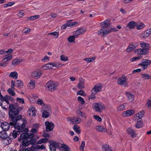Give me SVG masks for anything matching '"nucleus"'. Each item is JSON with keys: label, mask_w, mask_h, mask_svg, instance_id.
Segmentation results:
<instances>
[{"label": "nucleus", "mask_w": 151, "mask_h": 151, "mask_svg": "<svg viewBox=\"0 0 151 151\" xmlns=\"http://www.w3.org/2000/svg\"><path fill=\"white\" fill-rule=\"evenodd\" d=\"M66 120L70 124H73V116L68 117Z\"/></svg>", "instance_id": "nucleus-47"}, {"label": "nucleus", "mask_w": 151, "mask_h": 151, "mask_svg": "<svg viewBox=\"0 0 151 151\" xmlns=\"http://www.w3.org/2000/svg\"><path fill=\"white\" fill-rule=\"evenodd\" d=\"M117 30L115 28L111 27V29H105L104 28L100 29L97 32V33L99 35H100L103 37L106 35L110 33L112 31H116Z\"/></svg>", "instance_id": "nucleus-6"}, {"label": "nucleus", "mask_w": 151, "mask_h": 151, "mask_svg": "<svg viewBox=\"0 0 151 151\" xmlns=\"http://www.w3.org/2000/svg\"><path fill=\"white\" fill-rule=\"evenodd\" d=\"M102 151H112L111 147L108 145H104L102 146Z\"/></svg>", "instance_id": "nucleus-34"}, {"label": "nucleus", "mask_w": 151, "mask_h": 151, "mask_svg": "<svg viewBox=\"0 0 151 151\" xmlns=\"http://www.w3.org/2000/svg\"><path fill=\"white\" fill-rule=\"evenodd\" d=\"M37 111L36 109L32 106H30L27 111V115L30 117L35 116Z\"/></svg>", "instance_id": "nucleus-10"}, {"label": "nucleus", "mask_w": 151, "mask_h": 151, "mask_svg": "<svg viewBox=\"0 0 151 151\" xmlns=\"http://www.w3.org/2000/svg\"><path fill=\"white\" fill-rule=\"evenodd\" d=\"M126 96L128 100L130 102L133 101L134 98V95L130 92H127L126 93Z\"/></svg>", "instance_id": "nucleus-27"}, {"label": "nucleus", "mask_w": 151, "mask_h": 151, "mask_svg": "<svg viewBox=\"0 0 151 151\" xmlns=\"http://www.w3.org/2000/svg\"><path fill=\"white\" fill-rule=\"evenodd\" d=\"M137 28L138 29H140L144 28L145 25L142 23H140L139 24H137L136 25Z\"/></svg>", "instance_id": "nucleus-46"}, {"label": "nucleus", "mask_w": 151, "mask_h": 151, "mask_svg": "<svg viewBox=\"0 0 151 151\" xmlns=\"http://www.w3.org/2000/svg\"><path fill=\"white\" fill-rule=\"evenodd\" d=\"M22 60L21 59L16 58L13 61L12 64L13 65H16L22 62Z\"/></svg>", "instance_id": "nucleus-37"}, {"label": "nucleus", "mask_w": 151, "mask_h": 151, "mask_svg": "<svg viewBox=\"0 0 151 151\" xmlns=\"http://www.w3.org/2000/svg\"><path fill=\"white\" fill-rule=\"evenodd\" d=\"M11 96L7 95L3 97L2 95L0 94V101L1 103L3 101H5L8 104H9V101L11 100Z\"/></svg>", "instance_id": "nucleus-17"}, {"label": "nucleus", "mask_w": 151, "mask_h": 151, "mask_svg": "<svg viewBox=\"0 0 151 151\" xmlns=\"http://www.w3.org/2000/svg\"><path fill=\"white\" fill-rule=\"evenodd\" d=\"M14 4V2H11L8 3L7 4H5L4 5V7L5 8H7L8 7H10L12 6Z\"/></svg>", "instance_id": "nucleus-54"}, {"label": "nucleus", "mask_w": 151, "mask_h": 151, "mask_svg": "<svg viewBox=\"0 0 151 151\" xmlns=\"http://www.w3.org/2000/svg\"><path fill=\"white\" fill-rule=\"evenodd\" d=\"M50 66L51 67V69L53 68L54 67H55L57 68H59L61 67L63 65H64L65 64H61L60 63L58 62H53L50 63H49Z\"/></svg>", "instance_id": "nucleus-21"}, {"label": "nucleus", "mask_w": 151, "mask_h": 151, "mask_svg": "<svg viewBox=\"0 0 151 151\" xmlns=\"http://www.w3.org/2000/svg\"><path fill=\"white\" fill-rule=\"evenodd\" d=\"M78 102L82 104H83L85 103V101L84 99L81 96H78Z\"/></svg>", "instance_id": "nucleus-57"}, {"label": "nucleus", "mask_w": 151, "mask_h": 151, "mask_svg": "<svg viewBox=\"0 0 151 151\" xmlns=\"http://www.w3.org/2000/svg\"><path fill=\"white\" fill-rule=\"evenodd\" d=\"M50 58L47 55L45 56L42 59L41 61L43 62H46L49 61Z\"/></svg>", "instance_id": "nucleus-64"}, {"label": "nucleus", "mask_w": 151, "mask_h": 151, "mask_svg": "<svg viewBox=\"0 0 151 151\" xmlns=\"http://www.w3.org/2000/svg\"><path fill=\"white\" fill-rule=\"evenodd\" d=\"M23 147L27 146L29 145V141H27L26 140H24L22 142Z\"/></svg>", "instance_id": "nucleus-60"}, {"label": "nucleus", "mask_w": 151, "mask_h": 151, "mask_svg": "<svg viewBox=\"0 0 151 151\" xmlns=\"http://www.w3.org/2000/svg\"><path fill=\"white\" fill-rule=\"evenodd\" d=\"M102 84L101 83H98L96 84L94 87L92 89L91 91L93 93H97L102 88Z\"/></svg>", "instance_id": "nucleus-14"}, {"label": "nucleus", "mask_w": 151, "mask_h": 151, "mask_svg": "<svg viewBox=\"0 0 151 151\" xmlns=\"http://www.w3.org/2000/svg\"><path fill=\"white\" fill-rule=\"evenodd\" d=\"M141 78L143 79H151V76L147 73H143L141 74Z\"/></svg>", "instance_id": "nucleus-32"}, {"label": "nucleus", "mask_w": 151, "mask_h": 151, "mask_svg": "<svg viewBox=\"0 0 151 151\" xmlns=\"http://www.w3.org/2000/svg\"><path fill=\"white\" fill-rule=\"evenodd\" d=\"M58 86L57 82L53 81H48L45 84V86L50 91H53L55 90Z\"/></svg>", "instance_id": "nucleus-5"}, {"label": "nucleus", "mask_w": 151, "mask_h": 151, "mask_svg": "<svg viewBox=\"0 0 151 151\" xmlns=\"http://www.w3.org/2000/svg\"><path fill=\"white\" fill-rule=\"evenodd\" d=\"M42 116L43 118H47L50 116L52 114L51 108L50 107H45L42 108Z\"/></svg>", "instance_id": "nucleus-7"}, {"label": "nucleus", "mask_w": 151, "mask_h": 151, "mask_svg": "<svg viewBox=\"0 0 151 151\" xmlns=\"http://www.w3.org/2000/svg\"><path fill=\"white\" fill-rule=\"evenodd\" d=\"M138 44L137 43L135 45L134 44H130L129 45L128 47L126 50V51L128 52H129L132 51L133 50L136 48L138 46Z\"/></svg>", "instance_id": "nucleus-25"}, {"label": "nucleus", "mask_w": 151, "mask_h": 151, "mask_svg": "<svg viewBox=\"0 0 151 151\" xmlns=\"http://www.w3.org/2000/svg\"><path fill=\"white\" fill-rule=\"evenodd\" d=\"M16 86L18 87L21 88L24 85L23 82L20 80H18L16 81L15 83Z\"/></svg>", "instance_id": "nucleus-39"}, {"label": "nucleus", "mask_w": 151, "mask_h": 151, "mask_svg": "<svg viewBox=\"0 0 151 151\" xmlns=\"http://www.w3.org/2000/svg\"><path fill=\"white\" fill-rule=\"evenodd\" d=\"M17 131L15 130H14L13 131L12 133L10 134V136H12L14 139H15L17 138Z\"/></svg>", "instance_id": "nucleus-56"}, {"label": "nucleus", "mask_w": 151, "mask_h": 151, "mask_svg": "<svg viewBox=\"0 0 151 151\" xmlns=\"http://www.w3.org/2000/svg\"><path fill=\"white\" fill-rule=\"evenodd\" d=\"M142 58V57L141 56H139L136 57H134L131 59L130 60V62H133L135 61H137L139 59Z\"/></svg>", "instance_id": "nucleus-59"}, {"label": "nucleus", "mask_w": 151, "mask_h": 151, "mask_svg": "<svg viewBox=\"0 0 151 151\" xmlns=\"http://www.w3.org/2000/svg\"><path fill=\"white\" fill-rule=\"evenodd\" d=\"M75 37L74 35H71L68 37V40L69 42H72L75 41Z\"/></svg>", "instance_id": "nucleus-55"}, {"label": "nucleus", "mask_w": 151, "mask_h": 151, "mask_svg": "<svg viewBox=\"0 0 151 151\" xmlns=\"http://www.w3.org/2000/svg\"><path fill=\"white\" fill-rule=\"evenodd\" d=\"M10 125V124H9L8 122H4L1 124V127L4 131H7L9 129Z\"/></svg>", "instance_id": "nucleus-24"}, {"label": "nucleus", "mask_w": 151, "mask_h": 151, "mask_svg": "<svg viewBox=\"0 0 151 151\" xmlns=\"http://www.w3.org/2000/svg\"><path fill=\"white\" fill-rule=\"evenodd\" d=\"M84 82V80L82 78L79 79V83L77 86V87L79 89H82L84 88L83 86Z\"/></svg>", "instance_id": "nucleus-31"}, {"label": "nucleus", "mask_w": 151, "mask_h": 151, "mask_svg": "<svg viewBox=\"0 0 151 151\" xmlns=\"http://www.w3.org/2000/svg\"><path fill=\"white\" fill-rule=\"evenodd\" d=\"M40 16L39 15H35L27 18L28 20H33L35 19H38L39 18Z\"/></svg>", "instance_id": "nucleus-51"}, {"label": "nucleus", "mask_w": 151, "mask_h": 151, "mask_svg": "<svg viewBox=\"0 0 151 151\" xmlns=\"http://www.w3.org/2000/svg\"><path fill=\"white\" fill-rule=\"evenodd\" d=\"M27 133H22L20 136V138L19 139V140H21L22 139H27Z\"/></svg>", "instance_id": "nucleus-49"}, {"label": "nucleus", "mask_w": 151, "mask_h": 151, "mask_svg": "<svg viewBox=\"0 0 151 151\" xmlns=\"http://www.w3.org/2000/svg\"><path fill=\"white\" fill-rule=\"evenodd\" d=\"M49 35H53L55 37V38H57L59 36V33L56 32H54L49 33Z\"/></svg>", "instance_id": "nucleus-58"}, {"label": "nucleus", "mask_w": 151, "mask_h": 151, "mask_svg": "<svg viewBox=\"0 0 151 151\" xmlns=\"http://www.w3.org/2000/svg\"><path fill=\"white\" fill-rule=\"evenodd\" d=\"M144 111H141L138 113L136 114L134 116H136L137 118H138L139 119H141L144 116Z\"/></svg>", "instance_id": "nucleus-40"}, {"label": "nucleus", "mask_w": 151, "mask_h": 151, "mask_svg": "<svg viewBox=\"0 0 151 151\" xmlns=\"http://www.w3.org/2000/svg\"><path fill=\"white\" fill-rule=\"evenodd\" d=\"M42 68L44 70H50L51 69V67L50 66L49 63L45 64L42 67Z\"/></svg>", "instance_id": "nucleus-53"}, {"label": "nucleus", "mask_w": 151, "mask_h": 151, "mask_svg": "<svg viewBox=\"0 0 151 151\" xmlns=\"http://www.w3.org/2000/svg\"><path fill=\"white\" fill-rule=\"evenodd\" d=\"M45 125L47 132H50L52 131L54 128V125L52 122L47 121L45 122Z\"/></svg>", "instance_id": "nucleus-19"}, {"label": "nucleus", "mask_w": 151, "mask_h": 151, "mask_svg": "<svg viewBox=\"0 0 151 151\" xmlns=\"http://www.w3.org/2000/svg\"><path fill=\"white\" fill-rule=\"evenodd\" d=\"M9 76L10 77L16 79L18 77V74L16 72L14 71L10 73Z\"/></svg>", "instance_id": "nucleus-41"}, {"label": "nucleus", "mask_w": 151, "mask_h": 151, "mask_svg": "<svg viewBox=\"0 0 151 151\" xmlns=\"http://www.w3.org/2000/svg\"><path fill=\"white\" fill-rule=\"evenodd\" d=\"M146 106L149 109H151V100L148 99L146 103Z\"/></svg>", "instance_id": "nucleus-62"}, {"label": "nucleus", "mask_w": 151, "mask_h": 151, "mask_svg": "<svg viewBox=\"0 0 151 151\" xmlns=\"http://www.w3.org/2000/svg\"><path fill=\"white\" fill-rule=\"evenodd\" d=\"M95 59V57H90L88 58H86L84 59V60L86 61L87 63H89L93 62Z\"/></svg>", "instance_id": "nucleus-50"}, {"label": "nucleus", "mask_w": 151, "mask_h": 151, "mask_svg": "<svg viewBox=\"0 0 151 151\" xmlns=\"http://www.w3.org/2000/svg\"><path fill=\"white\" fill-rule=\"evenodd\" d=\"M60 60L61 61H66L68 60V57L65 55H62L60 56Z\"/></svg>", "instance_id": "nucleus-48"}, {"label": "nucleus", "mask_w": 151, "mask_h": 151, "mask_svg": "<svg viewBox=\"0 0 151 151\" xmlns=\"http://www.w3.org/2000/svg\"><path fill=\"white\" fill-rule=\"evenodd\" d=\"M92 108L96 112L101 113L105 109L106 106L101 103H95L93 104Z\"/></svg>", "instance_id": "nucleus-4"}, {"label": "nucleus", "mask_w": 151, "mask_h": 151, "mask_svg": "<svg viewBox=\"0 0 151 151\" xmlns=\"http://www.w3.org/2000/svg\"><path fill=\"white\" fill-rule=\"evenodd\" d=\"M21 122H22V124L20 126H19L18 124H17V126L16 127H14L16 129H17L18 131L19 132H22L24 130V128L25 127V124L26 123V120L25 119H23L20 120Z\"/></svg>", "instance_id": "nucleus-11"}, {"label": "nucleus", "mask_w": 151, "mask_h": 151, "mask_svg": "<svg viewBox=\"0 0 151 151\" xmlns=\"http://www.w3.org/2000/svg\"><path fill=\"white\" fill-rule=\"evenodd\" d=\"M135 113L134 110L133 109L128 110L123 112L122 114V116L126 117L131 116L133 115Z\"/></svg>", "instance_id": "nucleus-15"}, {"label": "nucleus", "mask_w": 151, "mask_h": 151, "mask_svg": "<svg viewBox=\"0 0 151 151\" xmlns=\"http://www.w3.org/2000/svg\"><path fill=\"white\" fill-rule=\"evenodd\" d=\"M62 149V151H70L68 146L64 144H62L61 145Z\"/></svg>", "instance_id": "nucleus-38"}, {"label": "nucleus", "mask_w": 151, "mask_h": 151, "mask_svg": "<svg viewBox=\"0 0 151 151\" xmlns=\"http://www.w3.org/2000/svg\"><path fill=\"white\" fill-rule=\"evenodd\" d=\"M137 25V23L131 21L129 22L127 24L126 29L128 30L130 29H133Z\"/></svg>", "instance_id": "nucleus-23"}, {"label": "nucleus", "mask_w": 151, "mask_h": 151, "mask_svg": "<svg viewBox=\"0 0 151 151\" xmlns=\"http://www.w3.org/2000/svg\"><path fill=\"white\" fill-rule=\"evenodd\" d=\"M140 46L142 49L147 53L150 49V45L149 44L145 42H141L140 43Z\"/></svg>", "instance_id": "nucleus-18"}, {"label": "nucleus", "mask_w": 151, "mask_h": 151, "mask_svg": "<svg viewBox=\"0 0 151 151\" xmlns=\"http://www.w3.org/2000/svg\"><path fill=\"white\" fill-rule=\"evenodd\" d=\"M9 119L12 122H10V124L11 126L16 127L17 125V121L20 120L22 118L21 116H17L19 113L18 111L15 108L13 104H10L9 107Z\"/></svg>", "instance_id": "nucleus-1"}, {"label": "nucleus", "mask_w": 151, "mask_h": 151, "mask_svg": "<svg viewBox=\"0 0 151 151\" xmlns=\"http://www.w3.org/2000/svg\"><path fill=\"white\" fill-rule=\"evenodd\" d=\"M13 49H10L4 52V55L5 57L3 59L0 63L1 66L5 67L7 65V62L10 61L12 58V56L11 54L13 52Z\"/></svg>", "instance_id": "nucleus-2"}, {"label": "nucleus", "mask_w": 151, "mask_h": 151, "mask_svg": "<svg viewBox=\"0 0 151 151\" xmlns=\"http://www.w3.org/2000/svg\"><path fill=\"white\" fill-rule=\"evenodd\" d=\"M110 19H107L101 23V26L102 27H109L110 25Z\"/></svg>", "instance_id": "nucleus-29"}, {"label": "nucleus", "mask_w": 151, "mask_h": 151, "mask_svg": "<svg viewBox=\"0 0 151 151\" xmlns=\"http://www.w3.org/2000/svg\"><path fill=\"white\" fill-rule=\"evenodd\" d=\"M86 31L85 28H81L78 29L73 32V35L75 36H77L82 34L85 33Z\"/></svg>", "instance_id": "nucleus-22"}, {"label": "nucleus", "mask_w": 151, "mask_h": 151, "mask_svg": "<svg viewBox=\"0 0 151 151\" xmlns=\"http://www.w3.org/2000/svg\"><path fill=\"white\" fill-rule=\"evenodd\" d=\"M77 23L76 22L71 23L70 22H68L66 23L63 24L61 27L62 29H65L66 28L70 29L71 27L75 25Z\"/></svg>", "instance_id": "nucleus-20"}, {"label": "nucleus", "mask_w": 151, "mask_h": 151, "mask_svg": "<svg viewBox=\"0 0 151 151\" xmlns=\"http://www.w3.org/2000/svg\"><path fill=\"white\" fill-rule=\"evenodd\" d=\"M151 64V60L148 59H143L139 63V65L143 70L146 69Z\"/></svg>", "instance_id": "nucleus-8"}, {"label": "nucleus", "mask_w": 151, "mask_h": 151, "mask_svg": "<svg viewBox=\"0 0 151 151\" xmlns=\"http://www.w3.org/2000/svg\"><path fill=\"white\" fill-rule=\"evenodd\" d=\"M150 34H151V29H147L142 33L140 35V37L145 38L148 37Z\"/></svg>", "instance_id": "nucleus-28"}, {"label": "nucleus", "mask_w": 151, "mask_h": 151, "mask_svg": "<svg viewBox=\"0 0 151 151\" xmlns=\"http://www.w3.org/2000/svg\"><path fill=\"white\" fill-rule=\"evenodd\" d=\"M50 149L51 151H56V149L59 147L60 144L58 142L52 141L49 142Z\"/></svg>", "instance_id": "nucleus-12"}, {"label": "nucleus", "mask_w": 151, "mask_h": 151, "mask_svg": "<svg viewBox=\"0 0 151 151\" xmlns=\"http://www.w3.org/2000/svg\"><path fill=\"white\" fill-rule=\"evenodd\" d=\"M134 52L135 53L138 55H145L147 54L142 48H140L136 49Z\"/></svg>", "instance_id": "nucleus-26"}, {"label": "nucleus", "mask_w": 151, "mask_h": 151, "mask_svg": "<svg viewBox=\"0 0 151 151\" xmlns=\"http://www.w3.org/2000/svg\"><path fill=\"white\" fill-rule=\"evenodd\" d=\"M27 87L30 89H33L35 87V82L32 80H31L27 85Z\"/></svg>", "instance_id": "nucleus-30"}, {"label": "nucleus", "mask_w": 151, "mask_h": 151, "mask_svg": "<svg viewBox=\"0 0 151 151\" xmlns=\"http://www.w3.org/2000/svg\"><path fill=\"white\" fill-rule=\"evenodd\" d=\"M39 125L38 124H35L34 126V127L35 128H32L31 130V132L32 133H33L35 134L37 133L38 131V127Z\"/></svg>", "instance_id": "nucleus-42"}, {"label": "nucleus", "mask_w": 151, "mask_h": 151, "mask_svg": "<svg viewBox=\"0 0 151 151\" xmlns=\"http://www.w3.org/2000/svg\"><path fill=\"white\" fill-rule=\"evenodd\" d=\"M42 74V72L39 70H37L32 73L31 76L35 79H37L41 76Z\"/></svg>", "instance_id": "nucleus-16"}, {"label": "nucleus", "mask_w": 151, "mask_h": 151, "mask_svg": "<svg viewBox=\"0 0 151 151\" xmlns=\"http://www.w3.org/2000/svg\"><path fill=\"white\" fill-rule=\"evenodd\" d=\"M92 121L91 119L88 120L86 122L85 126L87 127H90L92 124Z\"/></svg>", "instance_id": "nucleus-63"}, {"label": "nucleus", "mask_w": 151, "mask_h": 151, "mask_svg": "<svg viewBox=\"0 0 151 151\" xmlns=\"http://www.w3.org/2000/svg\"><path fill=\"white\" fill-rule=\"evenodd\" d=\"M48 139L46 138H42L40 139L37 142V144H41L42 143H45L47 142Z\"/></svg>", "instance_id": "nucleus-45"}, {"label": "nucleus", "mask_w": 151, "mask_h": 151, "mask_svg": "<svg viewBox=\"0 0 151 151\" xmlns=\"http://www.w3.org/2000/svg\"><path fill=\"white\" fill-rule=\"evenodd\" d=\"M31 31L30 29L26 27L24 28L22 30V32L23 33L28 34Z\"/></svg>", "instance_id": "nucleus-52"}, {"label": "nucleus", "mask_w": 151, "mask_h": 151, "mask_svg": "<svg viewBox=\"0 0 151 151\" xmlns=\"http://www.w3.org/2000/svg\"><path fill=\"white\" fill-rule=\"evenodd\" d=\"M75 132L78 134H80L81 132L80 127L77 125H75L73 128Z\"/></svg>", "instance_id": "nucleus-44"}, {"label": "nucleus", "mask_w": 151, "mask_h": 151, "mask_svg": "<svg viewBox=\"0 0 151 151\" xmlns=\"http://www.w3.org/2000/svg\"><path fill=\"white\" fill-rule=\"evenodd\" d=\"M95 129L97 132H106L110 135L112 134V132L113 129L111 124H109L108 126V130L106 128H105L101 125L96 126L95 127Z\"/></svg>", "instance_id": "nucleus-3"}, {"label": "nucleus", "mask_w": 151, "mask_h": 151, "mask_svg": "<svg viewBox=\"0 0 151 151\" xmlns=\"http://www.w3.org/2000/svg\"><path fill=\"white\" fill-rule=\"evenodd\" d=\"M8 137L6 132L4 131L0 132V138L2 139H5Z\"/></svg>", "instance_id": "nucleus-35"}, {"label": "nucleus", "mask_w": 151, "mask_h": 151, "mask_svg": "<svg viewBox=\"0 0 151 151\" xmlns=\"http://www.w3.org/2000/svg\"><path fill=\"white\" fill-rule=\"evenodd\" d=\"M126 104V103H124L123 104H121L119 105L116 109L117 111H120L124 110L125 108Z\"/></svg>", "instance_id": "nucleus-36"}, {"label": "nucleus", "mask_w": 151, "mask_h": 151, "mask_svg": "<svg viewBox=\"0 0 151 151\" xmlns=\"http://www.w3.org/2000/svg\"><path fill=\"white\" fill-rule=\"evenodd\" d=\"M81 119L78 117L73 116V124H79L81 121Z\"/></svg>", "instance_id": "nucleus-33"}, {"label": "nucleus", "mask_w": 151, "mask_h": 151, "mask_svg": "<svg viewBox=\"0 0 151 151\" xmlns=\"http://www.w3.org/2000/svg\"><path fill=\"white\" fill-rule=\"evenodd\" d=\"M126 132L132 138H134L137 137V134L136 132L131 127L128 128L127 129Z\"/></svg>", "instance_id": "nucleus-13"}, {"label": "nucleus", "mask_w": 151, "mask_h": 151, "mask_svg": "<svg viewBox=\"0 0 151 151\" xmlns=\"http://www.w3.org/2000/svg\"><path fill=\"white\" fill-rule=\"evenodd\" d=\"M127 78L124 76H122L117 80L118 84L123 85L124 86H128Z\"/></svg>", "instance_id": "nucleus-9"}, {"label": "nucleus", "mask_w": 151, "mask_h": 151, "mask_svg": "<svg viewBox=\"0 0 151 151\" xmlns=\"http://www.w3.org/2000/svg\"><path fill=\"white\" fill-rule=\"evenodd\" d=\"M93 118L99 122H101L102 119L99 115H94L93 116Z\"/></svg>", "instance_id": "nucleus-61"}, {"label": "nucleus", "mask_w": 151, "mask_h": 151, "mask_svg": "<svg viewBox=\"0 0 151 151\" xmlns=\"http://www.w3.org/2000/svg\"><path fill=\"white\" fill-rule=\"evenodd\" d=\"M135 127L138 129L142 128L143 127L142 122L141 120H140L137 122L135 124Z\"/></svg>", "instance_id": "nucleus-43"}]
</instances>
